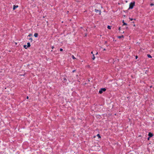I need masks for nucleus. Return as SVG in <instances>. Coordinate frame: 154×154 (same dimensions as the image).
Segmentation results:
<instances>
[{"label": "nucleus", "mask_w": 154, "mask_h": 154, "mask_svg": "<svg viewBox=\"0 0 154 154\" xmlns=\"http://www.w3.org/2000/svg\"><path fill=\"white\" fill-rule=\"evenodd\" d=\"M135 5V2H131L129 4V7L128 8L129 9H132L134 6Z\"/></svg>", "instance_id": "obj_1"}, {"label": "nucleus", "mask_w": 154, "mask_h": 154, "mask_svg": "<svg viewBox=\"0 0 154 154\" xmlns=\"http://www.w3.org/2000/svg\"><path fill=\"white\" fill-rule=\"evenodd\" d=\"M106 89L105 88H101L100 90H99V93L100 94H101L102 93L103 91H106Z\"/></svg>", "instance_id": "obj_2"}, {"label": "nucleus", "mask_w": 154, "mask_h": 154, "mask_svg": "<svg viewBox=\"0 0 154 154\" xmlns=\"http://www.w3.org/2000/svg\"><path fill=\"white\" fill-rule=\"evenodd\" d=\"M95 11L97 13L98 12H99L100 13L99 14H100V13H101L100 10H97L96 9H95Z\"/></svg>", "instance_id": "obj_3"}, {"label": "nucleus", "mask_w": 154, "mask_h": 154, "mask_svg": "<svg viewBox=\"0 0 154 154\" xmlns=\"http://www.w3.org/2000/svg\"><path fill=\"white\" fill-rule=\"evenodd\" d=\"M17 7H18V5H14L13 6V10H15Z\"/></svg>", "instance_id": "obj_4"}, {"label": "nucleus", "mask_w": 154, "mask_h": 154, "mask_svg": "<svg viewBox=\"0 0 154 154\" xmlns=\"http://www.w3.org/2000/svg\"><path fill=\"white\" fill-rule=\"evenodd\" d=\"M148 136L149 137H152L153 136V134L150 132L149 133Z\"/></svg>", "instance_id": "obj_5"}, {"label": "nucleus", "mask_w": 154, "mask_h": 154, "mask_svg": "<svg viewBox=\"0 0 154 154\" xmlns=\"http://www.w3.org/2000/svg\"><path fill=\"white\" fill-rule=\"evenodd\" d=\"M38 34L37 33H35L34 34V36L35 37H37L38 36Z\"/></svg>", "instance_id": "obj_6"}, {"label": "nucleus", "mask_w": 154, "mask_h": 154, "mask_svg": "<svg viewBox=\"0 0 154 154\" xmlns=\"http://www.w3.org/2000/svg\"><path fill=\"white\" fill-rule=\"evenodd\" d=\"M27 47L28 48L30 46V44L29 42H28L27 43Z\"/></svg>", "instance_id": "obj_7"}, {"label": "nucleus", "mask_w": 154, "mask_h": 154, "mask_svg": "<svg viewBox=\"0 0 154 154\" xmlns=\"http://www.w3.org/2000/svg\"><path fill=\"white\" fill-rule=\"evenodd\" d=\"M63 81H64V82H66V81H67V79H66L65 78H64L63 79Z\"/></svg>", "instance_id": "obj_8"}, {"label": "nucleus", "mask_w": 154, "mask_h": 154, "mask_svg": "<svg viewBox=\"0 0 154 154\" xmlns=\"http://www.w3.org/2000/svg\"><path fill=\"white\" fill-rule=\"evenodd\" d=\"M107 28L108 29H111V26H107Z\"/></svg>", "instance_id": "obj_9"}, {"label": "nucleus", "mask_w": 154, "mask_h": 154, "mask_svg": "<svg viewBox=\"0 0 154 154\" xmlns=\"http://www.w3.org/2000/svg\"><path fill=\"white\" fill-rule=\"evenodd\" d=\"M97 136L98 137V138H100V137H101L100 136V135L99 134H98L97 135Z\"/></svg>", "instance_id": "obj_10"}, {"label": "nucleus", "mask_w": 154, "mask_h": 154, "mask_svg": "<svg viewBox=\"0 0 154 154\" xmlns=\"http://www.w3.org/2000/svg\"><path fill=\"white\" fill-rule=\"evenodd\" d=\"M123 37H124L123 35H122V36H118V38H122V37L123 38Z\"/></svg>", "instance_id": "obj_11"}, {"label": "nucleus", "mask_w": 154, "mask_h": 154, "mask_svg": "<svg viewBox=\"0 0 154 154\" xmlns=\"http://www.w3.org/2000/svg\"><path fill=\"white\" fill-rule=\"evenodd\" d=\"M147 57H149V58H151L152 57L149 54H147Z\"/></svg>", "instance_id": "obj_12"}, {"label": "nucleus", "mask_w": 154, "mask_h": 154, "mask_svg": "<svg viewBox=\"0 0 154 154\" xmlns=\"http://www.w3.org/2000/svg\"><path fill=\"white\" fill-rule=\"evenodd\" d=\"M95 57H94V54H93V57L92 58V59L94 60L95 59Z\"/></svg>", "instance_id": "obj_13"}, {"label": "nucleus", "mask_w": 154, "mask_h": 154, "mask_svg": "<svg viewBox=\"0 0 154 154\" xmlns=\"http://www.w3.org/2000/svg\"><path fill=\"white\" fill-rule=\"evenodd\" d=\"M129 19L131 21H132L133 20H135V19H132V18H129Z\"/></svg>", "instance_id": "obj_14"}, {"label": "nucleus", "mask_w": 154, "mask_h": 154, "mask_svg": "<svg viewBox=\"0 0 154 154\" xmlns=\"http://www.w3.org/2000/svg\"><path fill=\"white\" fill-rule=\"evenodd\" d=\"M23 47L26 49L27 48V47H26V45H25L23 46Z\"/></svg>", "instance_id": "obj_15"}, {"label": "nucleus", "mask_w": 154, "mask_h": 154, "mask_svg": "<svg viewBox=\"0 0 154 154\" xmlns=\"http://www.w3.org/2000/svg\"><path fill=\"white\" fill-rule=\"evenodd\" d=\"M32 34H29L28 35V36L27 37H30L31 36H32Z\"/></svg>", "instance_id": "obj_16"}, {"label": "nucleus", "mask_w": 154, "mask_h": 154, "mask_svg": "<svg viewBox=\"0 0 154 154\" xmlns=\"http://www.w3.org/2000/svg\"><path fill=\"white\" fill-rule=\"evenodd\" d=\"M29 40L31 42H32V38H29Z\"/></svg>", "instance_id": "obj_17"}, {"label": "nucleus", "mask_w": 154, "mask_h": 154, "mask_svg": "<svg viewBox=\"0 0 154 154\" xmlns=\"http://www.w3.org/2000/svg\"><path fill=\"white\" fill-rule=\"evenodd\" d=\"M123 25H127V24L125 23H124Z\"/></svg>", "instance_id": "obj_18"}, {"label": "nucleus", "mask_w": 154, "mask_h": 154, "mask_svg": "<svg viewBox=\"0 0 154 154\" xmlns=\"http://www.w3.org/2000/svg\"><path fill=\"white\" fill-rule=\"evenodd\" d=\"M150 5L151 6H153V5H154V4H153V3H151L150 4Z\"/></svg>", "instance_id": "obj_19"}, {"label": "nucleus", "mask_w": 154, "mask_h": 154, "mask_svg": "<svg viewBox=\"0 0 154 154\" xmlns=\"http://www.w3.org/2000/svg\"><path fill=\"white\" fill-rule=\"evenodd\" d=\"M72 58L73 59H75V57L74 56L72 55Z\"/></svg>", "instance_id": "obj_20"}, {"label": "nucleus", "mask_w": 154, "mask_h": 154, "mask_svg": "<svg viewBox=\"0 0 154 154\" xmlns=\"http://www.w3.org/2000/svg\"><path fill=\"white\" fill-rule=\"evenodd\" d=\"M60 51H63V49H62V48H60Z\"/></svg>", "instance_id": "obj_21"}, {"label": "nucleus", "mask_w": 154, "mask_h": 154, "mask_svg": "<svg viewBox=\"0 0 154 154\" xmlns=\"http://www.w3.org/2000/svg\"><path fill=\"white\" fill-rule=\"evenodd\" d=\"M75 70H73V71H72V72H75Z\"/></svg>", "instance_id": "obj_22"}, {"label": "nucleus", "mask_w": 154, "mask_h": 154, "mask_svg": "<svg viewBox=\"0 0 154 154\" xmlns=\"http://www.w3.org/2000/svg\"><path fill=\"white\" fill-rule=\"evenodd\" d=\"M120 29H121V27H119V30H120Z\"/></svg>", "instance_id": "obj_23"}, {"label": "nucleus", "mask_w": 154, "mask_h": 154, "mask_svg": "<svg viewBox=\"0 0 154 154\" xmlns=\"http://www.w3.org/2000/svg\"><path fill=\"white\" fill-rule=\"evenodd\" d=\"M137 57H137V56H136L135 58H136V59H137Z\"/></svg>", "instance_id": "obj_24"}, {"label": "nucleus", "mask_w": 154, "mask_h": 154, "mask_svg": "<svg viewBox=\"0 0 154 154\" xmlns=\"http://www.w3.org/2000/svg\"><path fill=\"white\" fill-rule=\"evenodd\" d=\"M149 138H150V137H148V138H147L148 140H149Z\"/></svg>", "instance_id": "obj_25"}, {"label": "nucleus", "mask_w": 154, "mask_h": 154, "mask_svg": "<svg viewBox=\"0 0 154 154\" xmlns=\"http://www.w3.org/2000/svg\"><path fill=\"white\" fill-rule=\"evenodd\" d=\"M106 50L105 48H104L103 50V51H105Z\"/></svg>", "instance_id": "obj_26"}, {"label": "nucleus", "mask_w": 154, "mask_h": 154, "mask_svg": "<svg viewBox=\"0 0 154 154\" xmlns=\"http://www.w3.org/2000/svg\"><path fill=\"white\" fill-rule=\"evenodd\" d=\"M26 98L27 99H28L29 98V97L28 96H27V97H26Z\"/></svg>", "instance_id": "obj_27"}, {"label": "nucleus", "mask_w": 154, "mask_h": 154, "mask_svg": "<svg viewBox=\"0 0 154 154\" xmlns=\"http://www.w3.org/2000/svg\"><path fill=\"white\" fill-rule=\"evenodd\" d=\"M91 54H93V52H92H92H91Z\"/></svg>", "instance_id": "obj_28"}, {"label": "nucleus", "mask_w": 154, "mask_h": 154, "mask_svg": "<svg viewBox=\"0 0 154 154\" xmlns=\"http://www.w3.org/2000/svg\"><path fill=\"white\" fill-rule=\"evenodd\" d=\"M52 49H53L54 48V47H52Z\"/></svg>", "instance_id": "obj_29"}, {"label": "nucleus", "mask_w": 154, "mask_h": 154, "mask_svg": "<svg viewBox=\"0 0 154 154\" xmlns=\"http://www.w3.org/2000/svg\"><path fill=\"white\" fill-rule=\"evenodd\" d=\"M122 22L124 23V20H123V21H122Z\"/></svg>", "instance_id": "obj_30"}, {"label": "nucleus", "mask_w": 154, "mask_h": 154, "mask_svg": "<svg viewBox=\"0 0 154 154\" xmlns=\"http://www.w3.org/2000/svg\"><path fill=\"white\" fill-rule=\"evenodd\" d=\"M97 53H98L97 52V53H96V54H97Z\"/></svg>", "instance_id": "obj_31"}, {"label": "nucleus", "mask_w": 154, "mask_h": 154, "mask_svg": "<svg viewBox=\"0 0 154 154\" xmlns=\"http://www.w3.org/2000/svg\"><path fill=\"white\" fill-rule=\"evenodd\" d=\"M105 43H106V42H105Z\"/></svg>", "instance_id": "obj_32"}]
</instances>
